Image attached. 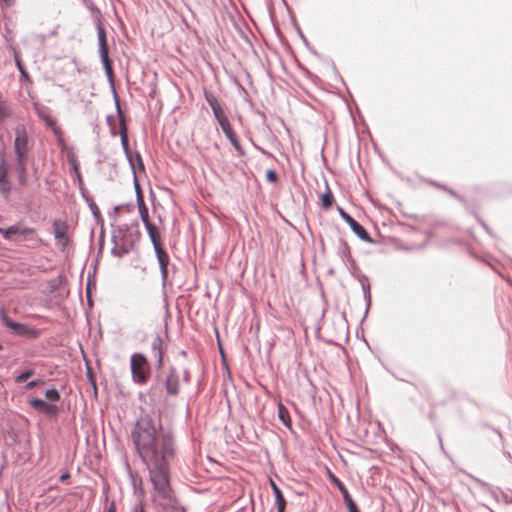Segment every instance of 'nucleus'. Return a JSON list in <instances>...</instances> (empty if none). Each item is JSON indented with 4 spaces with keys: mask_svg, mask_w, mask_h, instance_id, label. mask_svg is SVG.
<instances>
[{
    "mask_svg": "<svg viewBox=\"0 0 512 512\" xmlns=\"http://www.w3.org/2000/svg\"><path fill=\"white\" fill-rule=\"evenodd\" d=\"M116 110H117V115H118V119H119V128H120L119 134H120V139H121V145L123 147V150L126 154L128 161L130 162L131 166L133 167L132 157H131V154L129 151V145H128V128H127V124H126V119H125V116L120 108V105H119V102L117 99H116Z\"/></svg>",
    "mask_w": 512,
    "mask_h": 512,
    "instance_id": "obj_10",
    "label": "nucleus"
},
{
    "mask_svg": "<svg viewBox=\"0 0 512 512\" xmlns=\"http://www.w3.org/2000/svg\"><path fill=\"white\" fill-rule=\"evenodd\" d=\"M19 72H20V73H21V75H22V76H24V77H27V76H28V74H27V72H26V70H25L24 68H23V69H20V70H19Z\"/></svg>",
    "mask_w": 512,
    "mask_h": 512,
    "instance_id": "obj_47",
    "label": "nucleus"
},
{
    "mask_svg": "<svg viewBox=\"0 0 512 512\" xmlns=\"http://www.w3.org/2000/svg\"><path fill=\"white\" fill-rule=\"evenodd\" d=\"M83 4L85 5V7L94 15H97L99 16L100 15V11L99 9L95 6V4L93 3L92 0H82Z\"/></svg>",
    "mask_w": 512,
    "mask_h": 512,
    "instance_id": "obj_29",
    "label": "nucleus"
},
{
    "mask_svg": "<svg viewBox=\"0 0 512 512\" xmlns=\"http://www.w3.org/2000/svg\"><path fill=\"white\" fill-rule=\"evenodd\" d=\"M73 169L76 172L77 177L80 178V173L78 171V166H77V163L75 161L73 162Z\"/></svg>",
    "mask_w": 512,
    "mask_h": 512,
    "instance_id": "obj_43",
    "label": "nucleus"
},
{
    "mask_svg": "<svg viewBox=\"0 0 512 512\" xmlns=\"http://www.w3.org/2000/svg\"><path fill=\"white\" fill-rule=\"evenodd\" d=\"M2 350H3V346H2V344L0 343V351H2Z\"/></svg>",
    "mask_w": 512,
    "mask_h": 512,
    "instance_id": "obj_49",
    "label": "nucleus"
},
{
    "mask_svg": "<svg viewBox=\"0 0 512 512\" xmlns=\"http://www.w3.org/2000/svg\"><path fill=\"white\" fill-rule=\"evenodd\" d=\"M162 339L160 336H156L152 343H151V349L154 354V356L157 358V366L160 368L163 365V350H162Z\"/></svg>",
    "mask_w": 512,
    "mask_h": 512,
    "instance_id": "obj_17",
    "label": "nucleus"
},
{
    "mask_svg": "<svg viewBox=\"0 0 512 512\" xmlns=\"http://www.w3.org/2000/svg\"><path fill=\"white\" fill-rule=\"evenodd\" d=\"M26 159L27 158H16V165H15V170L18 175V182L23 187L27 186V184H28Z\"/></svg>",
    "mask_w": 512,
    "mask_h": 512,
    "instance_id": "obj_15",
    "label": "nucleus"
},
{
    "mask_svg": "<svg viewBox=\"0 0 512 512\" xmlns=\"http://www.w3.org/2000/svg\"><path fill=\"white\" fill-rule=\"evenodd\" d=\"M3 178H8V168L4 158H2L0 162V179Z\"/></svg>",
    "mask_w": 512,
    "mask_h": 512,
    "instance_id": "obj_33",
    "label": "nucleus"
},
{
    "mask_svg": "<svg viewBox=\"0 0 512 512\" xmlns=\"http://www.w3.org/2000/svg\"><path fill=\"white\" fill-rule=\"evenodd\" d=\"M331 481L336 485L340 493L342 494V499L344 500L348 512H360L355 501L352 499L349 491L343 484V482L334 475H331Z\"/></svg>",
    "mask_w": 512,
    "mask_h": 512,
    "instance_id": "obj_12",
    "label": "nucleus"
},
{
    "mask_svg": "<svg viewBox=\"0 0 512 512\" xmlns=\"http://www.w3.org/2000/svg\"><path fill=\"white\" fill-rule=\"evenodd\" d=\"M89 207H90L91 212L93 213V215H94L95 217L100 216L99 208H98V206L95 204V202L91 201V202L89 203Z\"/></svg>",
    "mask_w": 512,
    "mask_h": 512,
    "instance_id": "obj_36",
    "label": "nucleus"
},
{
    "mask_svg": "<svg viewBox=\"0 0 512 512\" xmlns=\"http://www.w3.org/2000/svg\"><path fill=\"white\" fill-rule=\"evenodd\" d=\"M2 219V216L0 215V220Z\"/></svg>",
    "mask_w": 512,
    "mask_h": 512,
    "instance_id": "obj_52",
    "label": "nucleus"
},
{
    "mask_svg": "<svg viewBox=\"0 0 512 512\" xmlns=\"http://www.w3.org/2000/svg\"><path fill=\"white\" fill-rule=\"evenodd\" d=\"M322 206L324 209H329L332 206L333 202V195L332 192L326 183V192L321 197Z\"/></svg>",
    "mask_w": 512,
    "mask_h": 512,
    "instance_id": "obj_25",
    "label": "nucleus"
},
{
    "mask_svg": "<svg viewBox=\"0 0 512 512\" xmlns=\"http://www.w3.org/2000/svg\"><path fill=\"white\" fill-rule=\"evenodd\" d=\"M6 6H11L14 3V0H1Z\"/></svg>",
    "mask_w": 512,
    "mask_h": 512,
    "instance_id": "obj_45",
    "label": "nucleus"
},
{
    "mask_svg": "<svg viewBox=\"0 0 512 512\" xmlns=\"http://www.w3.org/2000/svg\"><path fill=\"white\" fill-rule=\"evenodd\" d=\"M278 179L277 173L274 170H268L266 172V180L270 183H275Z\"/></svg>",
    "mask_w": 512,
    "mask_h": 512,
    "instance_id": "obj_35",
    "label": "nucleus"
},
{
    "mask_svg": "<svg viewBox=\"0 0 512 512\" xmlns=\"http://www.w3.org/2000/svg\"><path fill=\"white\" fill-rule=\"evenodd\" d=\"M0 230H4V228H3V227H0Z\"/></svg>",
    "mask_w": 512,
    "mask_h": 512,
    "instance_id": "obj_51",
    "label": "nucleus"
},
{
    "mask_svg": "<svg viewBox=\"0 0 512 512\" xmlns=\"http://www.w3.org/2000/svg\"><path fill=\"white\" fill-rule=\"evenodd\" d=\"M284 511H285V508L277 509V512H284Z\"/></svg>",
    "mask_w": 512,
    "mask_h": 512,
    "instance_id": "obj_48",
    "label": "nucleus"
},
{
    "mask_svg": "<svg viewBox=\"0 0 512 512\" xmlns=\"http://www.w3.org/2000/svg\"><path fill=\"white\" fill-rule=\"evenodd\" d=\"M218 124L220 125L223 133L228 138V140L236 136L228 118H222V121H220V123Z\"/></svg>",
    "mask_w": 512,
    "mask_h": 512,
    "instance_id": "obj_22",
    "label": "nucleus"
},
{
    "mask_svg": "<svg viewBox=\"0 0 512 512\" xmlns=\"http://www.w3.org/2000/svg\"><path fill=\"white\" fill-rule=\"evenodd\" d=\"M14 151L16 158H27L28 134L24 125L19 124L15 128Z\"/></svg>",
    "mask_w": 512,
    "mask_h": 512,
    "instance_id": "obj_7",
    "label": "nucleus"
},
{
    "mask_svg": "<svg viewBox=\"0 0 512 512\" xmlns=\"http://www.w3.org/2000/svg\"><path fill=\"white\" fill-rule=\"evenodd\" d=\"M0 320L2 324L16 336L26 337L30 339H37L40 336V331L38 329L29 327L25 324L12 320L7 315L4 308L0 309Z\"/></svg>",
    "mask_w": 512,
    "mask_h": 512,
    "instance_id": "obj_5",
    "label": "nucleus"
},
{
    "mask_svg": "<svg viewBox=\"0 0 512 512\" xmlns=\"http://www.w3.org/2000/svg\"><path fill=\"white\" fill-rule=\"evenodd\" d=\"M164 387L166 395L169 397H177L180 392V375L177 369L171 366L164 379Z\"/></svg>",
    "mask_w": 512,
    "mask_h": 512,
    "instance_id": "obj_9",
    "label": "nucleus"
},
{
    "mask_svg": "<svg viewBox=\"0 0 512 512\" xmlns=\"http://www.w3.org/2000/svg\"><path fill=\"white\" fill-rule=\"evenodd\" d=\"M35 374L34 369H26L15 377L16 383H22Z\"/></svg>",
    "mask_w": 512,
    "mask_h": 512,
    "instance_id": "obj_27",
    "label": "nucleus"
},
{
    "mask_svg": "<svg viewBox=\"0 0 512 512\" xmlns=\"http://www.w3.org/2000/svg\"><path fill=\"white\" fill-rule=\"evenodd\" d=\"M135 156H136L139 166L143 169L144 165H143L142 158H141L140 154L136 152Z\"/></svg>",
    "mask_w": 512,
    "mask_h": 512,
    "instance_id": "obj_41",
    "label": "nucleus"
},
{
    "mask_svg": "<svg viewBox=\"0 0 512 512\" xmlns=\"http://www.w3.org/2000/svg\"><path fill=\"white\" fill-rule=\"evenodd\" d=\"M137 205L143 224L145 225L146 223H150L151 221L149 220L148 208L146 207L143 196L140 192H138Z\"/></svg>",
    "mask_w": 512,
    "mask_h": 512,
    "instance_id": "obj_18",
    "label": "nucleus"
},
{
    "mask_svg": "<svg viewBox=\"0 0 512 512\" xmlns=\"http://www.w3.org/2000/svg\"><path fill=\"white\" fill-rule=\"evenodd\" d=\"M129 227L127 225L118 226L113 230L112 242L113 248L111 254L117 257H123L132 249L133 242L128 239Z\"/></svg>",
    "mask_w": 512,
    "mask_h": 512,
    "instance_id": "obj_4",
    "label": "nucleus"
},
{
    "mask_svg": "<svg viewBox=\"0 0 512 512\" xmlns=\"http://www.w3.org/2000/svg\"><path fill=\"white\" fill-rule=\"evenodd\" d=\"M279 420L288 428H291V419L288 409L281 403L277 406Z\"/></svg>",
    "mask_w": 512,
    "mask_h": 512,
    "instance_id": "obj_19",
    "label": "nucleus"
},
{
    "mask_svg": "<svg viewBox=\"0 0 512 512\" xmlns=\"http://www.w3.org/2000/svg\"><path fill=\"white\" fill-rule=\"evenodd\" d=\"M15 63H16L18 70L24 68L17 53H15Z\"/></svg>",
    "mask_w": 512,
    "mask_h": 512,
    "instance_id": "obj_39",
    "label": "nucleus"
},
{
    "mask_svg": "<svg viewBox=\"0 0 512 512\" xmlns=\"http://www.w3.org/2000/svg\"><path fill=\"white\" fill-rule=\"evenodd\" d=\"M340 217L349 225L350 229L363 241L372 243L373 240L370 237L367 230L358 223L353 217H351L343 208H337Z\"/></svg>",
    "mask_w": 512,
    "mask_h": 512,
    "instance_id": "obj_8",
    "label": "nucleus"
},
{
    "mask_svg": "<svg viewBox=\"0 0 512 512\" xmlns=\"http://www.w3.org/2000/svg\"><path fill=\"white\" fill-rule=\"evenodd\" d=\"M148 395L152 400H156L161 396V390L159 389L158 383L152 385L148 391Z\"/></svg>",
    "mask_w": 512,
    "mask_h": 512,
    "instance_id": "obj_28",
    "label": "nucleus"
},
{
    "mask_svg": "<svg viewBox=\"0 0 512 512\" xmlns=\"http://www.w3.org/2000/svg\"><path fill=\"white\" fill-rule=\"evenodd\" d=\"M29 405L36 411L42 412L50 417L58 415V407L54 404H48L44 400L39 398H32L28 401Z\"/></svg>",
    "mask_w": 512,
    "mask_h": 512,
    "instance_id": "obj_13",
    "label": "nucleus"
},
{
    "mask_svg": "<svg viewBox=\"0 0 512 512\" xmlns=\"http://www.w3.org/2000/svg\"><path fill=\"white\" fill-rule=\"evenodd\" d=\"M144 227L149 235L154 250L157 248H161V236L158 228L151 222L146 223Z\"/></svg>",
    "mask_w": 512,
    "mask_h": 512,
    "instance_id": "obj_16",
    "label": "nucleus"
},
{
    "mask_svg": "<svg viewBox=\"0 0 512 512\" xmlns=\"http://www.w3.org/2000/svg\"><path fill=\"white\" fill-rule=\"evenodd\" d=\"M87 295H88V296L90 295L89 288H87Z\"/></svg>",
    "mask_w": 512,
    "mask_h": 512,
    "instance_id": "obj_50",
    "label": "nucleus"
},
{
    "mask_svg": "<svg viewBox=\"0 0 512 512\" xmlns=\"http://www.w3.org/2000/svg\"><path fill=\"white\" fill-rule=\"evenodd\" d=\"M53 234L58 246L62 249H65L69 243V238L67 235L68 226L65 221L54 220L52 223Z\"/></svg>",
    "mask_w": 512,
    "mask_h": 512,
    "instance_id": "obj_11",
    "label": "nucleus"
},
{
    "mask_svg": "<svg viewBox=\"0 0 512 512\" xmlns=\"http://www.w3.org/2000/svg\"><path fill=\"white\" fill-rule=\"evenodd\" d=\"M360 282H361L364 298L367 301V308H366V312H367L370 307V304H371L370 285L368 283L367 277H365V276L362 277Z\"/></svg>",
    "mask_w": 512,
    "mask_h": 512,
    "instance_id": "obj_23",
    "label": "nucleus"
},
{
    "mask_svg": "<svg viewBox=\"0 0 512 512\" xmlns=\"http://www.w3.org/2000/svg\"><path fill=\"white\" fill-rule=\"evenodd\" d=\"M130 441L149 472L156 512H185L170 486V463L176 455L173 432L164 430L160 420L144 414L135 422Z\"/></svg>",
    "mask_w": 512,
    "mask_h": 512,
    "instance_id": "obj_1",
    "label": "nucleus"
},
{
    "mask_svg": "<svg viewBox=\"0 0 512 512\" xmlns=\"http://www.w3.org/2000/svg\"><path fill=\"white\" fill-rule=\"evenodd\" d=\"M45 398L50 402H58L61 396L57 389L51 388L45 391Z\"/></svg>",
    "mask_w": 512,
    "mask_h": 512,
    "instance_id": "obj_26",
    "label": "nucleus"
},
{
    "mask_svg": "<svg viewBox=\"0 0 512 512\" xmlns=\"http://www.w3.org/2000/svg\"><path fill=\"white\" fill-rule=\"evenodd\" d=\"M271 488H272L273 494L275 496V502L277 504V509L285 508L286 500H285L280 488L273 481H271Z\"/></svg>",
    "mask_w": 512,
    "mask_h": 512,
    "instance_id": "obj_20",
    "label": "nucleus"
},
{
    "mask_svg": "<svg viewBox=\"0 0 512 512\" xmlns=\"http://www.w3.org/2000/svg\"><path fill=\"white\" fill-rule=\"evenodd\" d=\"M130 512H145V510L143 509V507H142L141 505H139V504H135V505L131 508Z\"/></svg>",
    "mask_w": 512,
    "mask_h": 512,
    "instance_id": "obj_38",
    "label": "nucleus"
},
{
    "mask_svg": "<svg viewBox=\"0 0 512 512\" xmlns=\"http://www.w3.org/2000/svg\"><path fill=\"white\" fill-rule=\"evenodd\" d=\"M161 272L162 286L165 287L168 279L169 255L163 247L154 250Z\"/></svg>",
    "mask_w": 512,
    "mask_h": 512,
    "instance_id": "obj_14",
    "label": "nucleus"
},
{
    "mask_svg": "<svg viewBox=\"0 0 512 512\" xmlns=\"http://www.w3.org/2000/svg\"><path fill=\"white\" fill-rule=\"evenodd\" d=\"M97 37H98V46H99V54L101 57V62L104 66L105 73L111 83H113V69L111 60L109 59V48L106 38V31L101 23L100 19H98L97 23Z\"/></svg>",
    "mask_w": 512,
    "mask_h": 512,
    "instance_id": "obj_6",
    "label": "nucleus"
},
{
    "mask_svg": "<svg viewBox=\"0 0 512 512\" xmlns=\"http://www.w3.org/2000/svg\"><path fill=\"white\" fill-rule=\"evenodd\" d=\"M0 234L6 241L28 249H36L42 244L37 230L26 226L22 221L5 227L4 230H0Z\"/></svg>",
    "mask_w": 512,
    "mask_h": 512,
    "instance_id": "obj_2",
    "label": "nucleus"
},
{
    "mask_svg": "<svg viewBox=\"0 0 512 512\" xmlns=\"http://www.w3.org/2000/svg\"><path fill=\"white\" fill-rule=\"evenodd\" d=\"M212 112H213V115L218 123H220V121H222V118H227L221 105L216 108L213 107Z\"/></svg>",
    "mask_w": 512,
    "mask_h": 512,
    "instance_id": "obj_30",
    "label": "nucleus"
},
{
    "mask_svg": "<svg viewBox=\"0 0 512 512\" xmlns=\"http://www.w3.org/2000/svg\"><path fill=\"white\" fill-rule=\"evenodd\" d=\"M10 115L11 109L7 104L6 100H4L2 95L0 94V122H3Z\"/></svg>",
    "mask_w": 512,
    "mask_h": 512,
    "instance_id": "obj_24",
    "label": "nucleus"
},
{
    "mask_svg": "<svg viewBox=\"0 0 512 512\" xmlns=\"http://www.w3.org/2000/svg\"><path fill=\"white\" fill-rule=\"evenodd\" d=\"M43 384H44V381H43V380H41V379L32 380V381H29V382L25 385V389H26V390H32V389H34L35 387L40 386V385H43Z\"/></svg>",
    "mask_w": 512,
    "mask_h": 512,
    "instance_id": "obj_34",
    "label": "nucleus"
},
{
    "mask_svg": "<svg viewBox=\"0 0 512 512\" xmlns=\"http://www.w3.org/2000/svg\"><path fill=\"white\" fill-rule=\"evenodd\" d=\"M205 98H206L207 103L211 107V109H213V107L216 108V107L220 106L218 100L216 99V97L214 95L205 94Z\"/></svg>",
    "mask_w": 512,
    "mask_h": 512,
    "instance_id": "obj_32",
    "label": "nucleus"
},
{
    "mask_svg": "<svg viewBox=\"0 0 512 512\" xmlns=\"http://www.w3.org/2000/svg\"><path fill=\"white\" fill-rule=\"evenodd\" d=\"M12 189V184L9 178L0 179V194L4 199H9Z\"/></svg>",
    "mask_w": 512,
    "mask_h": 512,
    "instance_id": "obj_21",
    "label": "nucleus"
},
{
    "mask_svg": "<svg viewBox=\"0 0 512 512\" xmlns=\"http://www.w3.org/2000/svg\"><path fill=\"white\" fill-rule=\"evenodd\" d=\"M132 380L136 384H145L150 377V365L144 354L134 353L130 358Z\"/></svg>",
    "mask_w": 512,
    "mask_h": 512,
    "instance_id": "obj_3",
    "label": "nucleus"
},
{
    "mask_svg": "<svg viewBox=\"0 0 512 512\" xmlns=\"http://www.w3.org/2000/svg\"><path fill=\"white\" fill-rule=\"evenodd\" d=\"M69 478H70V474H69L68 472H66V473H64V474H62V475L60 476V481L64 483V482H66Z\"/></svg>",
    "mask_w": 512,
    "mask_h": 512,
    "instance_id": "obj_40",
    "label": "nucleus"
},
{
    "mask_svg": "<svg viewBox=\"0 0 512 512\" xmlns=\"http://www.w3.org/2000/svg\"><path fill=\"white\" fill-rule=\"evenodd\" d=\"M106 512H116L115 503L112 501Z\"/></svg>",
    "mask_w": 512,
    "mask_h": 512,
    "instance_id": "obj_42",
    "label": "nucleus"
},
{
    "mask_svg": "<svg viewBox=\"0 0 512 512\" xmlns=\"http://www.w3.org/2000/svg\"><path fill=\"white\" fill-rule=\"evenodd\" d=\"M229 141H230V143L232 144V146L235 148V150L238 152V154L240 156H243L245 154L244 149L240 145V143H239V141H238L236 136H234L233 138L229 139Z\"/></svg>",
    "mask_w": 512,
    "mask_h": 512,
    "instance_id": "obj_31",
    "label": "nucleus"
},
{
    "mask_svg": "<svg viewBox=\"0 0 512 512\" xmlns=\"http://www.w3.org/2000/svg\"><path fill=\"white\" fill-rule=\"evenodd\" d=\"M183 380L186 382V383H189L191 381V376H190V372L188 369H185L183 371Z\"/></svg>",
    "mask_w": 512,
    "mask_h": 512,
    "instance_id": "obj_37",
    "label": "nucleus"
},
{
    "mask_svg": "<svg viewBox=\"0 0 512 512\" xmlns=\"http://www.w3.org/2000/svg\"><path fill=\"white\" fill-rule=\"evenodd\" d=\"M88 376H89V378H90V380H91V382H92V385H93L94 389H96V383H95V382H94V380L92 379V375H91V373H90V370H88Z\"/></svg>",
    "mask_w": 512,
    "mask_h": 512,
    "instance_id": "obj_46",
    "label": "nucleus"
},
{
    "mask_svg": "<svg viewBox=\"0 0 512 512\" xmlns=\"http://www.w3.org/2000/svg\"><path fill=\"white\" fill-rule=\"evenodd\" d=\"M135 190H136V198L138 197V192L141 193V190H140V186L137 182V180L135 179Z\"/></svg>",
    "mask_w": 512,
    "mask_h": 512,
    "instance_id": "obj_44",
    "label": "nucleus"
}]
</instances>
